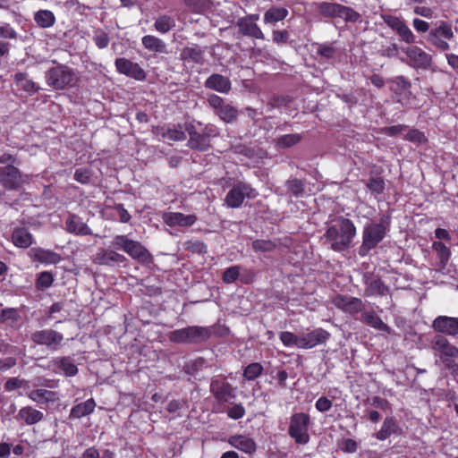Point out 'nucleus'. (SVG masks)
Instances as JSON below:
<instances>
[{
  "mask_svg": "<svg viewBox=\"0 0 458 458\" xmlns=\"http://www.w3.org/2000/svg\"><path fill=\"white\" fill-rule=\"evenodd\" d=\"M21 317L14 308H6L1 310L0 312V322H12L15 323L20 320Z\"/></svg>",
  "mask_w": 458,
  "mask_h": 458,
  "instance_id": "obj_53",
  "label": "nucleus"
},
{
  "mask_svg": "<svg viewBox=\"0 0 458 458\" xmlns=\"http://www.w3.org/2000/svg\"><path fill=\"white\" fill-rule=\"evenodd\" d=\"M186 131H183L182 128L180 129H167L165 132H164V137L167 140H186Z\"/></svg>",
  "mask_w": 458,
  "mask_h": 458,
  "instance_id": "obj_56",
  "label": "nucleus"
},
{
  "mask_svg": "<svg viewBox=\"0 0 458 458\" xmlns=\"http://www.w3.org/2000/svg\"><path fill=\"white\" fill-rule=\"evenodd\" d=\"M360 320L377 330L390 332V327L373 311H363Z\"/></svg>",
  "mask_w": 458,
  "mask_h": 458,
  "instance_id": "obj_38",
  "label": "nucleus"
},
{
  "mask_svg": "<svg viewBox=\"0 0 458 458\" xmlns=\"http://www.w3.org/2000/svg\"><path fill=\"white\" fill-rule=\"evenodd\" d=\"M301 140V136L298 133L285 134L276 139V146L278 148H285L296 145Z\"/></svg>",
  "mask_w": 458,
  "mask_h": 458,
  "instance_id": "obj_46",
  "label": "nucleus"
},
{
  "mask_svg": "<svg viewBox=\"0 0 458 458\" xmlns=\"http://www.w3.org/2000/svg\"><path fill=\"white\" fill-rule=\"evenodd\" d=\"M66 229L69 233L78 235H90V228L76 215H70L65 222Z\"/></svg>",
  "mask_w": 458,
  "mask_h": 458,
  "instance_id": "obj_31",
  "label": "nucleus"
},
{
  "mask_svg": "<svg viewBox=\"0 0 458 458\" xmlns=\"http://www.w3.org/2000/svg\"><path fill=\"white\" fill-rule=\"evenodd\" d=\"M240 270L239 267L233 266L230 267L223 274V280L226 284L233 283L239 276Z\"/></svg>",
  "mask_w": 458,
  "mask_h": 458,
  "instance_id": "obj_60",
  "label": "nucleus"
},
{
  "mask_svg": "<svg viewBox=\"0 0 458 458\" xmlns=\"http://www.w3.org/2000/svg\"><path fill=\"white\" fill-rule=\"evenodd\" d=\"M17 417L24 420L27 425H33L41 421L44 419V414L38 410L26 406L19 411Z\"/></svg>",
  "mask_w": 458,
  "mask_h": 458,
  "instance_id": "obj_37",
  "label": "nucleus"
},
{
  "mask_svg": "<svg viewBox=\"0 0 458 458\" xmlns=\"http://www.w3.org/2000/svg\"><path fill=\"white\" fill-rule=\"evenodd\" d=\"M93 41L98 48L103 49L109 45L110 38L106 32L98 30L93 37Z\"/></svg>",
  "mask_w": 458,
  "mask_h": 458,
  "instance_id": "obj_55",
  "label": "nucleus"
},
{
  "mask_svg": "<svg viewBox=\"0 0 458 458\" xmlns=\"http://www.w3.org/2000/svg\"><path fill=\"white\" fill-rule=\"evenodd\" d=\"M288 15V10L284 7H271L264 14V22L275 24L283 21Z\"/></svg>",
  "mask_w": 458,
  "mask_h": 458,
  "instance_id": "obj_41",
  "label": "nucleus"
},
{
  "mask_svg": "<svg viewBox=\"0 0 458 458\" xmlns=\"http://www.w3.org/2000/svg\"><path fill=\"white\" fill-rule=\"evenodd\" d=\"M96 407V402L93 398L88 399L87 401L74 405L70 411L69 419H81L84 416L91 414Z\"/></svg>",
  "mask_w": 458,
  "mask_h": 458,
  "instance_id": "obj_34",
  "label": "nucleus"
},
{
  "mask_svg": "<svg viewBox=\"0 0 458 458\" xmlns=\"http://www.w3.org/2000/svg\"><path fill=\"white\" fill-rule=\"evenodd\" d=\"M163 219L169 226H191L196 222L197 217L194 215H183L182 213L170 212L164 214Z\"/></svg>",
  "mask_w": 458,
  "mask_h": 458,
  "instance_id": "obj_27",
  "label": "nucleus"
},
{
  "mask_svg": "<svg viewBox=\"0 0 458 458\" xmlns=\"http://www.w3.org/2000/svg\"><path fill=\"white\" fill-rule=\"evenodd\" d=\"M175 27V21L172 16L161 15L157 17L154 23V28L160 33H167Z\"/></svg>",
  "mask_w": 458,
  "mask_h": 458,
  "instance_id": "obj_42",
  "label": "nucleus"
},
{
  "mask_svg": "<svg viewBox=\"0 0 458 458\" xmlns=\"http://www.w3.org/2000/svg\"><path fill=\"white\" fill-rule=\"evenodd\" d=\"M53 282H54L53 274L48 271H44L38 275V276L37 278V282H36V287L38 290H45V289L49 288L53 284Z\"/></svg>",
  "mask_w": 458,
  "mask_h": 458,
  "instance_id": "obj_50",
  "label": "nucleus"
},
{
  "mask_svg": "<svg viewBox=\"0 0 458 458\" xmlns=\"http://www.w3.org/2000/svg\"><path fill=\"white\" fill-rule=\"evenodd\" d=\"M13 81L15 85L27 92L30 95H32L38 91L39 87L36 85V83L28 78V74L25 72H17L14 74Z\"/></svg>",
  "mask_w": 458,
  "mask_h": 458,
  "instance_id": "obj_39",
  "label": "nucleus"
},
{
  "mask_svg": "<svg viewBox=\"0 0 458 458\" xmlns=\"http://www.w3.org/2000/svg\"><path fill=\"white\" fill-rule=\"evenodd\" d=\"M280 340L286 347H293L295 346L297 348H300L299 339L300 335H294L292 332L284 331L281 332L279 335Z\"/></svg>",
  "mask_w": 458,
  "mask_h": 458,
  "instance_id": "obj_52",
  "label": "nucleus"
},
{
  "mask_svg": "<svg viewBox=\"0 0 458 458\" xmlns=\"http://www.w3.org/2000/svg\"><path fill=\"white\" fill-rule=\"evenodd\" d=\"M211 329L206 327L189 326L169 333L170 342L178 344H200L207 342L211 336Z\"/></svg>",
  "mask_w": 458,
  "mask_h": 458,
  "instance_id": "obj_4",
  "label": "nucleus"
},
{
  "mask_svg": "<svg viewBox=\"0 0 458 458\" xmlns=\"http://www.w3.org/2000/svg\"><path fill=\"white\" fill-rule=\"evenodd\" d=\"M207 101H208V106L211 107L212 109H214L215 114L218 110H220L223 107V106L225 104V100L221 97H219L216 94H209L208 96Z\"/></svg>",
  "mask_w": 458,
  "mask_h": 458,
  "instance_id": "obj_59",
  "label": "nucleus"
},
{
  "mask_svg": "<svg viewBox=\"0 0 458 458\" xmlns=\"http://www.w3.org/2000/svg\"><path fill=\"white\" fill-rule=\"evenodd\" d=\"M405 139L417 145H420L426 141V137L424 133L416 129L410 130L405 135Z\"/></svg>",
  "mask_w": 458,
  "mask_h": 458,
  "instance_id": "obj_58",
  "label": "nucleus"
},
{
  "mask_svg": "<svg viewBox=\"0 0 458 458\" xmlns=\"http://www.w3.org/2000/svg\"><path fill=\"white\" fill-rule=\"evenodd\" d=\"M29 176L20 169L10 166L0 167V184L8 191H18L28 182Z\"/></svg>",
  "mask_w": 458,
  "mask_h": 458,
  "instance_id": "obj_9",
  "label": "nucleus"
},
{
  "mask_svg": "<svg viewBox=\"0 0 458 458\" xmlns=\"http://www.w3.org/2000/svg\"><path fill=\"white\" fill-rule=\"evenodd\" d=\"M30 339L36 344L45 345L49 351L55 352L62 346L64 335L54 329H43L32 333Z\"/></svg>",
  "mask_w": 458,
  "mask_h": 458,
  "instance_id": "obj_11",
  "label": "nucleus"
},
{
  "mask_svg": "<svg viewBox=\"0 0 458 458\" xmlns=\"http://www.w3.org/2000/svg\"><path fill=\"white\" fill-rule=\"evenodd\" d=\"M292 98L288 96H274L270 99V105L273 108H280L282 106H288Z\"/></svg>",
  "mask_w": 458,
  "mask_h": 458,
  "instance_id": "obj_62",
  "label": "nucleus"
},
{
  "mask_svg": "<svg viewBox=\"0 0 458 458\" xmlns=\"http://www.w3.org/2000/svg\"><path fill=\"white\" fill-rule=\"evenodd\" d=\"M257 196V191L250 184L238 181L227 192L225 202L228 208H238L242 206L245 198L255 199Z\"/></svg>",
  "mask_w": 458,
  "mask_h": 458,
  "instance_id": "obj_8",
  "label": "nucleus"
},
{
  "mask_svg": "<svg viewBox=\"0 0 458 458\" xmlns=\"http://www.w3.org/2000/svg\"><path fill=\"white\" fill-rule=\"evenodd\" d=\"M54 368L61 370L66 377H73L78 373V368L69 356L57 357L51 361Z\"/></svg>",
  "mask_w": 458,
  "mask_h": 458,
  "instance_id": "obj_32",
  "label": "nucleus"
},
{
  "mask_svg": "<svg viewBox=\"0 0 458 458\" xmlns=\"http://www.w3.org/2000/svg\"><path fill=\"white\" fill-rule=\"evenodd\" d=\"M204 86L208 89L224 94H227L232 89V83L229 78L219 73H213L208 77L204 82Z\"/></svg>",
  "mask_w": 458,
  "mask_h": 458,
  "instance_id": "obj_25",
  "label": "nucleus"
},
{
  "mask_svg": "<svg viewBox=\"0 0 458 458\" xmlns=\"http://www.w3.org/2000/svg\"><path fill=\"white\" fill-rule=\"evenodd\" d=\"M114 65L117 72L121 74L139 81H143L146 80V72L137 63H133L132 61L124 57H120L115 60Z\"/></svg>",
  "mask_w": 458,
  "mask_h": 458,
  "instance_id": "obj_15",
  "label": "nucleus"
},
{
  "mask_svg": "<svg viewBox=\"0 0 458 458\" xmlns=\"http://www.w3.org/2000/svg\"><path fill=\"white\" fill-rule=\"evenodd\" d=\"M141 44L145 49L155 54H169L167 45L161 38L146 35L141 38Z\"/></svg>",
  "mask_w": 458,
  "mask_h": 458,
  "instance_id": "obj_30",
  "label": "nucleus"
},
{
  "mask_svg": "<svg viewBox=\"0 0 458 458\" xmlns=\"http://www.w3.org/2000/svg\"><path fill=\"white\" fill-rule=\"evenodd\" d=\"M263 366L259 362H252L243 369V377L248 381L258 378L263 372Z\"/></svg>",
  "mask_w": 458,
  "mask_h": 458,
  "instance_id": "obj_45",
  "label": "nucleus"
},
{
  "mask_svg": "<svg viewBox=\"0 0 458 458\" xmlns=\"http://www.w3.org/2000/svg\"><path fill=\"white\" fill-rule=\"evenodd\" d=\"M28 396L30 400L40 405H47L50 403H53L58 400V394L56 392L47 389L32 390L28 394Z\"/></svg>",
  "mask_w": 458,
  "mask_h": 458,
  "instance_id": "obj_33",
  "label": "nucleus"
},
{
  "mask_svg": "<svg viewBox=\"0 0 458 458\" xmlns=\"http://www.w3.org/2000/svg\"><path fill=\"white\" fill-rule=\"evenodd\" d=\"M363 281L366 284L364 292L366 296H384L389 293V287L379 277H375L367 273L363 276Z\"/></svg>",
  "mask_w": 458,
  "mask_h": 458,
  "instance_id": "obj_22",
  "label": "nucleus"
},
{
  "mask_svg": "<svg viewBox=\"0 0 458 458\" xmlns=\"http://www.w3.org/2000/svg\"><path fill=\"white\" fill-rule=\"evenodd\" d=\"M385 23L394 30L397 35L407 44L415 42V36L405 22L398 17L386 15L384 16Z\"/></svg>",
  "mask_w": 458,
  "mask_h": 458,
  "instance_id": "obj_18",
  "label": "nucleus"
},
{
  "mask_svg": "<svg viewBox=\"0 0 458 458\" xmlns=\"http://www.w3.org/2000/svg\"><path fill=\"white\" fill-rule=\"evenodd\" d=\"M432 247L437 251L442 266H445L451 255L450 250L442 242H435Z\"/></svg>",
  "mask_w": 458,
  "mask_h": 458,
  "instance_id": "obj_49",
  "label": "nucleus"
},
{
  "mask_svg": "<svg viewBox=\"0 0 458 458\" xmlns=\"http://www.w3.org/2000/svg\"><path fill=\"white\" fill-rule=\"evenodd\" d=\"M228 444L247 454H253L257 450V445L253 438L246 435L235 434L228 438Z\"/></svg>",
  "mask_w": 458,
  "mask_h": 458,
  "instance_id": "obj_24",
  "label": "nucleus"
},
{
  "mask_svg": "<svg viewBox=\"0 0 458 458\" xmlns=\"http://www.w3.org/2000/svg\"><path fill=\"white\" fill-rule=\"evenodd\" d=\"M254 19H258V15L240 18L237 21L239 31L243 36L263 39L264 34L259 29V27L253 21Z\"/></svg>",
  "mask_w": 458,
  "mask_h": 458,
  "instance_id": "obj_23",
  "label": "nucleus"
},
{
  "mask_svg": "<svg viewBox=\"0 0 458 458\" xmlns=\"http://www.w3.org/2000/svg\"><path fill=\"white\" fill-rule=\"evenodd\" d=\"M114 249H99L93 258V262L100 266L116 267L127 262V258Z\"/></svg>",
  "mask_w": 458,
  "mask_h": 458,
  "instance_id": "obj_17",
  "label": "nucleus"
},
{
  "mask_svg": "<svg viewBox=\"0 0 458 458\" xmlns=\"http://www.w3.org/2000/svg\"><path fill=\"white\" fill-rule=\"evenodd\" d=\"M47 84L55 90H62L75 83L76 76L72 68L58 64L49 68L45 74Z\"/></svg>",
  "mask_w": 458,
  "mask_h": 458,
  "instance_id": "obj_5",
  "label": "nucleus"
},
{
  "mask_svg": "<svg viewBox=\"0 0 458 458\" xmlns=\"http://www.w3.org/2000/svg\"><path fill=\"white\" fill-rule=\"evenodd\" d=\"M111 247L123 250L131 259L141 264H148L152 261L150 252L138 241L129 239L127 235L117 234L111 241Z\"/></svg>",
  "mask_w": 458,
  "mask_h": 458,
  "instance_id": "obj_3",
  "label": "nucleus"
},
{
  "mask_svg": "<svg viewBox=\"0 0 458 458\" xmlns=\"http://www.w3.org/2000/svg\"><path fill=\"white\" fill-rule=\"evenodd\" d=\"M334 305L345 313L352 315L361 312L364 309V304L361 299L348 295H337L333 300Z\"/></svg>",
  "mask_w": 458,
  "mask_h": 458,
  "instance_id": "obj_19",
  "label": "nucleus"
},
{
  "mask_svg": "<svg viewBox=\"0 0 458 458\" xmlns=\"http://www.w3.org/2000/svg\"><path fill=\"white\" fill-rule=\"evenodd\" d=\"M244 414L245 409L241 403L233 405L227 411L228 417L233 420H239L242 418Z\"/></svg>",
  "mask_w": 458,
  "mask_h": 458,
  "instance_id": "obj_64",
  "label": "nucleus"
},
{
  "mask_svg": "<svg viewBox=\"0 0 458 458\" xmlns=\"http://www.w3.org/2000/svg\"><path fill=\"white\" fill-rule=\"evenodd\" d=\"M186 8L193 13L202 14L212 10L215 6L214 0H182Z\"/></svg>",
  "mask_w": 458,
  "mask_h": 458,
  "instance_id": "obj_36",
  "label": "nucleus"
},
{
  "mask_svg": "<svg viewBox=\"0 0 458 458\" xmlns=\"http://www.w3.org/2000/svg\"><path fill=\"white\" fill-rule=\"evenodd\" d=\"M183 129L189 135L187 146L197 151H207L210 147L208 139L191 123H184Z\"/></svg>",
  "mask_w": 458,
  "mask_h": 458,
  "instance_id": "obj_16",
  "label": "nucleus"
},
{
  "mask_svg": "<svg viewBox=\"0 0 458 458\" xmlns=\"http://www.w3.org/2000/svg\"><path fill=\"white\" fill-rule=\"evenodd\" d=\"M409 59L408 64L415 69L428 70L432 64V56L417 46L403 48Z\"/></svg>",
  "mask_w": 458,
  "mask_h": 458,
  "instance_id": "obj_14",
  "label": "nucleus"
},
{
  "mask_svg": "<svg viewBox=\"0 0 458 458\" xmlns=\"http://www.w3.org/2000/svg\"><path fill=\"white\" fill-rule=\"evenodd\" d=\"M216 114L223 122L230 123L236 121L238 116V110L233 106L225 103L223 107L216 113Z\"/></svg>",
  "mask_w": 458,
  "mask_h": 458,
  "instance_id": "obj_43",
  "label": "nucleus"
},
{
  "mask_svg": "<svg viewBox=\"0 0 458 458\" xmlns=\"http://www.w3.org/2000/svg\"><path fill=\"white\" fill-rule=\"evenodd\" d=\"M401 428L396 423L394 417L385 418L380 429L375 433V437L379 441L387 439L391 435H400Z\"/></svg>",
  "mask_w": 458,
  "mask_h": 458,
  "instance_id": "obj_28",
  "label": "nucleus"
},
{
  "mask_svg": "<svg viewBox=\"0 0 458 458\" xmlns=\"http://www.w3.org/2000/svg\"><path fill=\"white\" fill-rule=\"evenodd\" d=\"M0 38L16 40L18 38L17 31L10 23H0Z\"/></svg>",
  "mask_w": 458,
  "mask_h": 458,
  "instance_id": "obj_54",
  "label": "nucleus"
},
{
  "mask_svg": "<svg viewBox=\"0 0 458 458\" xmlns=\"http://www.w3.org/2000/svg\"><path fill=\"white\" fill-rule=\"evenodd\" d=\"M356 235V227L348 218H340L327 228L323 235L324 243L332 250L341 252L348 250Z\"/></svg>",
  "mask_w": 458,
  "mask_h": 458,
  "instance_id": "obj_1",
  "label": "nucleus"
},
{
  "mask_svg": "<svg viewBox=\"0 0 458 458\" xmlns=\"http://www.w3.org/2000/svg\"><path fill=\"white\" fill-rule=\"evenodd\" d=\"M310 419L307 413H294L290 419L288 434L297 444L306 445L310 441Z\"/></svg>",
  "mask_w": 458,
  "mask_h": 458,
  "instance_id": "obj_7",
  "label": "nucleus"
},
{
  "mask_svg": "<svg viewBox=\"0 0 458 458\" xmlns=\"http://www.w3.org/2000/svg\"><path fill=\"white\" fill-rule=\"evenodd\" d=\"M445 39H452L454 38V32L452 26L446 21H440L439 25L435 29H432L428 35V41L441 51H447L450 48V45Z\"/></svg>",
  "mask_w": 458,
  "mask_h": 458,
  "instance_id": "obj_12",
  "label": "nucleus"
},
{
  "mask_svg": "<svg viewBox=\"0 0 458 458\" xmlns=\"http://www.w3.org/2000/svg\"><path fill=\"white\" fill-rule=\"evenodd\" d=\"M285 187L293 196L295 198L302 197L305 191V183L302 180L293 178L285 182Z\"/></svg>",
  "mask_w": 458,
  "mask_h": 458,
  "instance_id": "obj_44",
  "label": "nucleus"
},
{
  "mask_svg": "<svg viewBox=\"0 0 458 458\" xmlns=\"http://www.w3.org/2000/svg\"><path fill=\"white\" fill-rule=\"evenodd\" d=\"M432 350L438 353L441 360L449 368L453 359L458 357V348L442 335H436L430 341Z\"/></svg>",
  "mask_w": 458,
  "mask_h": 458,
  "instance_id": "obj_10",
  "label": "nucleus"
},
{
  "mask_svg": "<svg viewBox=\"0 0 458 458\" xmlns=\"http://www.w3.org/2000/svg\"><path fill=\"white\" fill-rule=\"evenodd\" d=\"M0 164H2L3 166L16 167L21 164V162L16 156L9 153H4L0 156Z\"/></svg>",
  "mask_w": 458,
  "mask_h": 458,
  "instance_id": "obj_61",
  "label": "nucleus"
},
{
  "mask_svg": "<svg viewBox=\"0 0 458 458\" xmlns=\"http://www.w3.org/2000/svg\"><path fill=\"white\" fill-rule=\"evenodd\" d=\"M318 11L325 18H341L345 22L355 23L360 20V14L354 9L337 3L321 2Z\"/></svg>",
  "mask_w": 458,
  "mask_h": 458,
  "instance_id": "obj_6",
  "label": "nucleus"
},
{
  "mask_svg": "<svg viewBox=\"0 0 458 458\" xmlns=\"http://www.w3.org/2000/svg\"><path fill=\"white\" fill-rule=\"evenodd\" d=\"M210 392L220 403H228L235 398V387H233L225 377L212 378Z\"/></svg>",
  "mask_w": 458,
  "mask_h": 458,
  "instance_id": "obj_13",
  "label": "nucleus"
},
{
  "mask_svg": "<svg viewBox=\"0 0 458 458\" xmlns=\"http://www.w3.org/2000/svg\"><path fill=\"white\" fill-rule=\"evenodd\" d=\"M12 240L15 246L23 249L29 248L33 243L32 234L24 227L14 229Z\"/></svg>",
  "mask_w": 458,
  "mask_h": 458,
  "instance_id": "obj_35",
  "label": "nucleus"
},
{
  "mask_svg": "<svg viewBox=\"0 0 458 458\" xmlns=\"http://www.w3.org/2000/svg\"><path fill=\"white\" fill-rule=\"evenodd\" d=\"M390 82L395 86V88H394V87L391 88V90H393L394 92L409 91L411 87V81L406 77H404L403 75L396 76V77L391 79Z\"/></svg>",
  "mask_w": 458,
  "mask_h": 458,
  "instance_id": "obj_48",
  "label": "nucleus"
},
{
  "mask_svg": "<svg viewBox=\"0 0 458 458\" xmlns=\"http://www.w3.org/2000/svg\"><path fill=\"white\" fill-rule=\"evenodd\" d=\"M317 55H319L321 58L329 60L334 58L335 55V48L333 47L331 45L321 44L318 47Z\"/></svg>",
  "mask_w": 458,
  "mask_h": 458,
  "instance_id": "obj_57",
  "label": "nucleus"
},
{
  "mask_svg": "<svg viewBox=\"0 0 458 458\" xmlns=\"http://www.w3.org/2000/svg\"><path fill=\"white\" fill-rule=\"evenodd\" d=\"M330 337V334L322 329L316 328L315 330L300 335L299 344L301 349H311L318 344L326 343Z\"/></svg>",
  "mask_w": 458,
  "mask_h": 458,
  "instance_id": "obj_20",
  "label": "nucleus"
},
{
  "mask_svg": "<svg viewBox=\"0 0 458 458\" xmlns=\"http://www.w3.org/2000/svg\"><path fill=\"white\" fill-rule=\"evenodd\" d=\"M367 188L369 190V191L377 197V195H380L385 191V181L381 177L374 176L370 177L366 183Z\"/></svg>",
  "mask_w": 458,
  "mask_h": 458,
  "instance_id": "obj_47",
  "label": "nucleus"
},
{
  "mask_svg": "<svg viewBox=\"0 0 458 458\" xmlns=\"http://www.w3.org/2000/svg\"><path fill=\"white\" fill-rule=\"evenodd\" d=\"M180 57L184 62L202 64L204 63V49L193 44L182 48Z\"/></svg>",
  "mask_w": 458,
  "mask_h": 458,
  "instance_id": "obj_29",
  "label": "nucleus"
},
{
  "mask_svg": "<svg viewBox=\"0 0 458 458\" xmlns=\"http://www.w3.org/2000/svg\"><path fill=\"white\" fill-rule=\"evenodd\" d=\"M30 256L34 260L47 265L58 264L62 259L58 253L42 248L30 249Z\"/></svg>",
  "mask_w": 458,
  "mask_h": 458,
  "instance_id": "obj_26",
  "label": "nucleus"
},
{
  "mask_svg": "<svg viewBox=\"0 0 458 458\" xmlns=\"http://www.w3.org/2000/svg\"><path fill=\"white\" fill-rule=\"evenodd\" d=\"M389 225V217L384 216L379 223L367 224L362 231V242L359 247V255L367 256L385 238Z\"/></svg>",
  "mask_w": 458,
  "mask_h": 458,
  "instance_id": "obj_2",
  "label": "nucleus"
},
{
  "mask_svg": "<svg viewBox=\"0 0 458 458\" xmlns=\"http://www.w3.org/2000/svg\"><path fill=\"white\" fill-rule=\"evenodd\" d=\"M251 246L256 252H270L276 249V244L269 240H255Z\"/></svg>",
  "mask_w": 458,
  "mask_h": 458,
  "instance_id": "obj_51",
  "label": "nucleus"
},
{
  "mask_svg": "<svg viewBox=\"0 0 458 458\" xmlns=\"http://www.w3.org/2000/svg\"><path fill=\"white\" fill-rule=\"evenodd\" d=\"M90 176L91 173L87 168L77 169L73 175L74 179L82 184H87L89 182Z\"/></svg>",
  "mask_w": 458,
  "mask_h": 458,
  "instance_id": "obj_63",
  "label": "nucleus"
},
{
  "mask_svg": "<svg viewBox=\"0 0 458 458\" xmlns=\"http://www.w3.org/2000/svg\"><path fill=\"white\" fill-rule=\"evenodd\" d=\"M432 327L439 333L438 335L456 336L458 335V318L438 316L433 320Z\"/></svg>",
  "mask_w": 458,
  "mask_h": 458,
  "instance_id": "obj_21",
  "label": "nucleus"
},
{
  "mask_svg": "<svg viewBox=\"0 0 458 458\" xmlns=\"http://www.w3.org/2000/svg\"><path fill=\"white\" fill-rule=\"evenodd\" d=\"M34 21L38 27L47 29L55 23V16L49 10H39L35 13Z\"/></svg>",
  "mask_w": 458,
  "mask_h": 458,
  "instance_id": "obj_40",
  "label": "nucleus"
}]
</instances>
